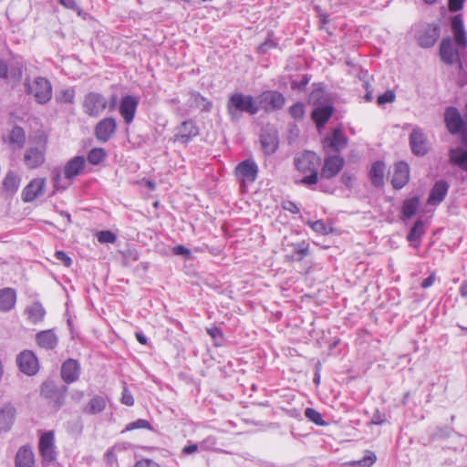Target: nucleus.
<instances>
[{"label": "nucleus", "mask_w": 467, "mask_h": 467, "mask_svg": "<svg viewBox=\"0 0 467 467\" xmlns=\"http://www.w3.org/2000/svg\"><path fill=\"white\" fill-rule=\"evenodd\" d=\"M312 229L317 233H326V225L322 221H316L312 223Z\"/></svg>", "instance_id": "59"}, {"label": "nucleus", "mask_w": 467, "mask_h": 467, "mask_svg": "<svg viewBox=\"0 0 467 467\" xmlns=\"http://www.w3.org/2000/svg\"><path fill=\"white\" fill-rule=\"evenodd\" d=\"M106 408V400L102 396H94L83 409L88 414H98Z\"/></svg>", "instance_id": "35"}, {"label": "nucleus", "mask_w": 467, "mask_h": 467, "mask_svg": "<svg viewBox=\"0 0 467 467\" xmlns=\"http://www.w3.org/2000/svg\"><path fill=\"white\" fill-rule=\"evenodd\" d=\"M234 173L244 183L254 182L258 175V165L253 159H246L235 167Z\"/></svg>", "instance_id": "9"}, {"label": "nucleus", "mask_w": 467, "mask_h": 467, "mask_svg": "<svg viewBox=\"0 0 467 467\" xmlns=\"http://www.w3.org/2000/svg\"><path fill=\"white\" fill-rule=\"evenodd\" d=\"M21 372L28 376L36 375L39 370V363L36 356L31 350L22 351L16 358Z\"/></svg>", "instance_id": "13"}, {"label": "nucleus", "mask_w": 467, "mask_h": 467, "mask_svg": "<svg viewBox=\"0 0 467 467\" xmlns=\"http://www.w3.org/2000/svg\"><path fill=\"white\" fill-rule=\"evenodd\" d=\"M107 108L108 99L101 93L91 91L84 96L82 109L86 115L98 118Z\"/></svg>", "instance_id": "4"}, {"label": "nucleus", "mask_w": 467, "mask_h": 467, "mask_svg": "<svg viewBox=\"0 0 467 467\" xmlns=\"http://www.w3.org/2000/svg\"><path fill=\"white\" fill-rule=\"evenodd\" d=\"M26 313L28 317V319L34 323L41 322L46 315V310L41 303L34 302L30 306H26Z\"/></svg>", "instance_id": "32"}, {"label": "nucleus", "mask_w": 467, "mask_h": 467, "mask_svg": "<svg viewBox=\"0 0 467 467\" xmlns=\"http://www.w3.org/2000/svg\"><path fill=\"white\" fill-rule=\"evenodd\" d=\"M440 57L442 62L447 65H453L460 60L459 51L453 46L451 37H445L440 45Z\"/></svg>", "instance_id": "18"}, {"label": "nucleus", "mask_w": 467, "mask_h": 467, "mask_svg": "<svg viewBox=\"0 0 467 467\" xmlns=\"http://www.w3.org/2000/svg\"><path fill=\"white\" fill-rule=\"evenodd\" d=\"M136 429L151 430L152 428H151L150 423L147 420L139 419V420H137L135 421L130 422L125 427L123 431H133V430H136Z\"/></svg>", "instance_id": "42"}, {"label": "nucleus", "mask_w": 467, "mask_h": 467, "mask_svg": "<svg viewBox=\"0 0 467 467\" xmlns=\"http://www.w3.org/2000/svg\"><path fill=\"white\" fill-rule=\"evenodd\" d=\"M465 0H448V6L451 12H458L463 8Z\"/></svg>", "instance_id": "52"}, {"label": "nucleus", "mask_w": 467, "mask_h": 467, "mask_svg": "<svg viewBox=\"0 0 467 467\" xmlns=\"http://www.w3.org/2000/svg\"><path fill=\"white\" fill-rule=\"evenodd\" d=\"M385 164L383 161H376L369 171L371 182L374 186H382L384 183Z\"/></svg>", "instance_id": "33"}, {"label": "nucleus", "mask_w": 467, "mask_h": 467, "mask_svg": "<svg viewBox=\"0 0 467 467\" xmlns=\"http://www.w3.org/2000/svg\"><path fill=\"white\" fill-rule=\"evenodd\" d=\"M293 251L290 254L286 255L289 261H302L309 253V244L306 242H301L292 244Z\"/></svg>", "instance_id": "34"}, {"label": "nucleus", "mask_w": 467, "mask_h": 467, "mask_svg": "<svg viewBox=\"0 0 467 467\" xmlns=\"http://www.w3.org/2000/svg\"><path fill=\"white\" fill-rule=\"evenodd\" d=\"M75 99V91L72 88H67L61 91L59 100L66 103H73Z\"/></svg>", "instance_id": "48"}, {"label": "nucleus", "mask_w": 467, "mask_h": 467, "mask_svg": "<svg viewBox=\"0 0 467 467\" xmlns=\"http://www.w3.org/2000/svg\"><path fill=\"white\" fill-rule=\"evenodd\" d=\"M444 121L448 131L452 135L459 134L467 123V120L462 119L459 109L455 107H448L445 109Z\"/></svg>", "instance_id": "12"}, {"label": "nucleus", "mask_w": 467, "mask_h": 467, "mask_svg": "<svg viewBox=\"0 0 467 467\" xmlns=\"http://www.w3.org/2000/svg\"><path fill=\"white\" fill-rule=\"evenodd\" d=\"M410 146L416 156H425L430 150L426 135L420 128H414L410 134Z\"/></svg>", "instance_id": "11"}, {"label": "nucleus", "mask_w": 467, "mask_h": 467, "mask_svg": "<svg viewBox=\"0 0 467 467\" xmlns=\"http://www.w3.org/2000/svg\"><path fill=\"white\" fill-rule=\"evenodd\" d=\"M284 208L294 214H296L300 212L297 205L293 202H287V203L284 206Z\"/></svg>", "instance_id": "61"}, {"label": "nucleus", "mask_w": 467, "mask_h": 467, "mask_svg": "<svg viewBox=\"0 0 467 467\" xmlns=\"http://www.w3.org/2000/svg\"><path fill=\"white\" fill-rule=\"evenodd\" d=\"M8 67L6 63L0 58V78L7 76Z\"/></svg>", "instance_id": "63"}, {"label": "nucleus", "mask_w": 467, "mask_h": 467, "mask_svg": "<svg viewBox=\"0 0 467 467\" xmlns=\"http://www.w3.org/2000/svg\"><path fill=\"white\" fill-rule=\"evenodd\" d=\"M54 447V434L52 431L45 432L39 440V451Z\"/></svg>", "instance_id": "43"}, {"label": "nucleus", "mask_w": 467, "mask_h": 467, "mask_svg": "<svg viewBox=\"0 0 467 467\" xmlns=\"http://www.w3.org/2000/svg\"><path fill=\"white\" fill-rule=\"evenodd\" d=\"M134 467H160V465L152 460L142 459L137 462Z\"/></svg>", "instance_id": "56"}, {"label": "nucleus", "mask_w": 467, "mask_h": 467, "mask_svg": "<svg viewBox=\"0 0 467 467\" xmlns=\"http://www.w3.org/2000/svg\"><path fill=\"white\" fill-rule=\"evenodd\" d=\"M348 139L343 133L340 128L332 131L330 136H327L323 140V147L327 154L330 152H340L348 146Z\"/></svg>", "instance_id": "10"}, {"label": "nucleus", "mask_w": 467, "mask_h": 467, "mask_svg": "<svg viewBox=\"0 0 467 467\" xmlns=\"http://www.w3.org/2000/svg\"><path fill=\"white\" fill-rule=\"evenodd\" d=\"M9 141L11 144H15L21 148L26 141V134L21 127H14L9 134Z\"/></svg>", "instance_id": "38"}, {"label": "nucleus", "mask_w": 467, "mask_h": 467, "mask_svg": "<svg viewBox=\"0 0 467 467\" xmlns=\"http://www.w3.org/2000/svg\"><path fill=\"white\" fill-rule=\"evenodd\" d=\"M16 415V409L11 403H6L0 409V431L7 432L11 430Z\"/></svg>", "instance_id": "21"}, {"label": "nucleus", "mask_w": 467, "mask_h": 467, "mask_svg": "<svg viewBox=\"0 0 467 467\" xmlns=\"http://www.w3.org/2000/svg\"><path fill=\"white\" fill-rule=\"evenodd\" d=\"M55 257L67 267H69L72 264L71 258L64 251H57L55 253Z\"/></svg>", "instance_id": "50"}, {"label": "nucleus", "mask_w": 467, "mask_h": 467, "mask_svg": "<svg viewBox=\"0 0 467 467\" xmlns=\"http://www.w3.org/2000/svg\"><path fill=\"white\" fill-rule=\"evenodd\" d=\"M345 160L343 157L334 154H329L324 160L323 167L321 168V179H332L336 177L344 168Z\"/></svg>", "instance_id": "8"}, {"label": "nucleus", "mask_w": 467, "mask_h": 467, "mask_svg": "<svg viewBox=\"0 0 467 467\" xmlns=\"http://www.w3.org/2000/svg\"><path fill=\"white\" fill-rule=\"evenodd\" d=\"M441 35L438 24H427L417 33L418 45L422 48H429L435 45Z\"/></svg>", "instance_id": "7"}, {"label": "nucleus", "mask_w": 467, "mask_h": 467, "mask_svg": "<svg viewBox=\"0 0 467 467\" xmlns=\"http://www.w3.org/2000/svg\"><path fill=\"white\" fill-rule=\"evenodd\" d=\"M24 162L28 169H36L45 162V153L37 147L26 149L24 154Z\"/></svg>", "instance_id": "23"}, {"label": "nucleus", "mask_w": 467, "mask_h": 467, "mask_svg": "<svg viewBox=\"0 0 467 467\" xmlns=\"http://www.w3.org/2000/svg\"><path fill=\"white\" fill-rule=\"evenodd\" d=\"M59 4L64 7L78 12V15L81 13V9L77 5L75 0H58Z\"/></svg>", "instance_id": "51"}, {"label": "nucleus", "mask_w": 467, "mask_h": 467, "mask_svg": "<svg viewBox=\"0 0 467 467\" xmlns=\"http://www.w3.org/2000/svg\"><path fill=\"white\" fill-rule=\"evenodd\" d=\"M448 190L449 184L446 181L441 180L436 182L429 195L428 203L431 205L441 203L447 195Z\"/></svg>", "instance_id": "25"}, {"label": "nucleus", "mask_w": 467, "mask_h": 467, "mask_svg": "<svg viewBox=\"0 0 467 467\" xmlns=\"http://www.w3.org/2000/svg\"><path fill=\"white\" fill-rule=\"evenodd\" d=\"M420 205V199L414 196L403 202L401 213L403 219H410L416 214Z\"/></svg>", "instance_id": "36"}, {"label": "nucleus", "mask_w": 467, "mask_h": 467, "mask_svg": "<svg viewBox=\"0 0 467 467\" xmlns=\"http://www.w3.org/2000/svg\"><path fill=\"white\" fill-rule=\"evenodd\" d=\"M294 163L296 170L305 174L301 180L296 182V184L312 186L317 183L321 158L316 152L305 150L295 157Z\"/></svg>", "instance_id": "2"}, {"label": "nucleus", "mask_w": 467, "mask_h": 467, "mask_svg": "<svg viewBox=\"0 0 467 467\" xmlns=\"http://www.w3.org/2000/svg\"><path fill=\"white\" fill-rule=\"evenodd\" d=\"M354 181L355 176L352 173H349L348 171L342 173L341 182L347 188H352Z\"/></svg>", "instance_id": "53"}, {"label": "nucleus", "mask_w": 467, "mask_h": 467, "mask_svg": "<svg viewBox=\"0 0 467 467\" xmlns=\"http://www.w3.org/2000/svg\"><path fill=\"white\" fill-rule=\"evenodd\" d=\"M139 102V99L131 95H126L121 99L119 109L126 124L133 121Z\"/></svg>", "instance_id": "15"}, {"label": "nucleus", "mask_w": 467, "mask_h": 467, "mask_svg": "<svg viewBox=\"0 0 467 467\" xmlns=\"http://www.w3.org/2000/svg\"><path fill=\"white\" fill-rule=\"evenodd\" d=\"M410 179V168L404 161H400L394 166V172L391 183L395 189L403 188Z\"/></svg>", "instance_id": "20"}, {"label": "nucleus", "mask_w": 467, "mask_h": 467, "mask_svg": "<svg viewBox=\"0 0 467 467\" xmlns=\"http://www.w3.org/2000/svg\"><path fill=\"white\" fill-rule=\"evenodd\" d=\"M20 181V177L15 171H10L4 179L3 187L5 191L14 192L17 191Z\"/></svg>", "instance_id": "37"}, {"label": "nucleus", "mask_w": 467, "mask_h": 467, "mask_svg": "<svg viewBox=\"0 0 467 467\" xmlns=\"http://www.w3.org/2000/svg\"><path fill=\"white\" fill-rule=\"evenodd\" d=\"M37 345L44 349H54L58 344V337L53 329L38 332L36 335Z\"/></svg>", "instance_id": "26"}, {"label": "nucleus", "mask_w": 467, "mask_h": 467, "mask_svg": "<svg viewBox=\"0 0 467 467\" xmlns=\"http://www.w3.org/2000/svg\"><path fill=\"white\" fill-rule=\"evenodd\" d=\"M35 456L30 446L24 445L19 448L15 458L16 467H34Z\"/></svg>", "instance_id": "27"}, {"label": "nucleus", "mask_w": 467, "mask_h": 467, "mask_svg": "<svg viewBox=\"0 0 467 467\" xmlns=\"http://www.w3.org/2000/svg\"><path fill=\"white\" fill-rule=\"evenodd\" d=\"M289 113L295 119H301L305 115V105L296 102L289 108Z\"/></svg>", "instance_id": "45"}, {"label": "nucleus", "mask_w": 467, "mask_h": 467, "mask_svg": "<svg viewBox=\"0 0 467 467\" xmlns=\"http://www.w3.org/2000/svg\"><path fill=\"white\" fill-rule=\"evenodd\" d=\"M25 88L26 92L32 95L38 104H47L52 99V85L46 78L37 77L32 82L26 78Z\"/></svg>", "instance_id": "3"}, {"label": "nucleus", "mask_w": 467, "mask_h": 467, "mask_svg": "<svg viewBox=\"0 0 467 467\" xmlns=\"http://www.w3.org/2000/svg\"><path fill=\"white\" fill-rule=\"evenodd\" d=\"M16 302V292L10 287L0 289V311L8 312L13 309Z\"/></svg>", "instance_id": "29"}, {"label": "nucleus", "mask_w": 467, "mask_h": 467, "mask_svg": "<svg viewBox=\"0 0 467 467\" xmlns=\"http://www.w3.org/2000/svg\"><path fill=\"white\" fill-rule=\"evenodd\" d=\"M46 187L44 178H36L31 181L23 190V200L26 202L35 201L37 197L43 195Z\"/></svg>", "instance_id": "19"}, {"label": "nucleus", "mask_w": 467, "mask_h": 467, "mask_svg": "<svg viewBox=\"0 0 467 467\" xmlns=\"http://www.w3.org/2000/svg\"><path fill=\"white\" fill-rule=\"evenodd\" d=\"M116 119L111 117L104 118L96 124L94 134L99 141L107 142L116 132Z\"/></svg>", "instance_id": "14"}, {"label": "nucleus", "mask_w": 467, "mask_h": 467, "mask_svg": "<svg viewBox=\"0 0 467 467\" xmlns=\"http://www.w3.org/2000/svg\"><path fill=\"white\" fill-rule=\"evenodd\" d=\"M259 109H263L266 112L276 111L283 109L285 103V96L276 90L263 91L257 98Z\"/></svg>", "instance_id": "5"}, {"label": "nucleus", "mask_w": 467, "mask_h": 467, "mask_svg": "<svg viewBox=\"0 0 467 467\" xmlns=\"http://www.w3.org/2000/svg\"><path fill=\"white\" fill-rule=\"evenodd\" d=\"M227 114L233 122H239L244 114L254 116L259 112V105L251 95L242 92L232 93L226 103Z\"/></svg>", "instance_id": "1"}, {"label": "nucleus", "mask_w": 467, "mask_h": 467, "mask_svg": "<svg viewBox=\"0 0 467 467\" xmlns=\"http://www.w3.org/2000/svg\"><path fill=\"white\" fill-rule=\"evenodd\" d=\"M333 111L334 107L332 105L319 106L313 109L311 117L318 129L325 126L331 118Z\"/></svg>", "instance_id": "28"}, {"label": "nucleus", "mask_w": 467, "mask_h": 467, "mask_svg": "<svg viewBox=\"0 0 467 467\" xmlns=\"http://www.w3.org/2000/svg\"><path fill=\"white\" fill-rule=\"evenodd\" d=\"M434 281H435V274L432 273L430 276H428L427 278H425L422 281L421 287L424 289H427L433 285Z\"/></svg>", "instance_id": "60"}, {"label": "nucleus", "mask_w": 467, "mask_h": 467, "mask_svg": "<svg viewBox=\"0 0 467 467\" xmlns=\"http://www.w3.org/2000/svg\"><path fill=\"white\" fill-rule=\"evenodd\" d=\"M44 462L50 463L56 460V451L54 447L39 451Z\"/></svg>", "instance_id": "47"}, {"label": "nucleus", "mask_w": 467, "mask_h": 467, "mask_svg": "<svg viewBox=\"0 0 467 467\" xmlns=\"http://www.w3.org/2000/svg\"><path fill=\"white\" fill-rule=\"evenodd\" d=\"M260 142L262 150L267 155L275 152L279 144L278 137L275 132H264L260 137Z\"/></svg>", "instance_id": "30"}, {"label": "nucleus", "mask_w": 467, "mask_h": 467, "mask_svg": "<svg viewBox=\"0 0 467 467\" xmlns=\"http://www.w3.org/2000/svg\"><path fill=\"white\" fill-rule=\"evenodd\" d=\"M86 166V160L83 156H76L70 159L64 167L66 179H74L82 173Z\"/></svg>", "instance_id": "24"}, {"label": "nucleus", "mask_w": 467, "mask_h": 467, "mask_svg": "<svg viewBox=\"0 0 467 467\" xmlns=\"http://www.w3.org/2000/svg\"><path fill=\"white\" fill-rule=\"evenodd\" d=\"M395 98H396L395 93L392 90L389 89L378 97L377 103L379 105H384L386 103H390L395 100Z\"/></svg>", "instance_id": "46"}, {"label": "nucleus", "mask_w": 467, "mask_h": 467, "mask_svg": "<svg viewBox=\"0 0 467 467\" xmlns=\"http://www.w3.org/2000/svg\"><path fill=\"white\" fill-rule=\"evenodd\" d=\"M120 401L127 406H132L134 404L133 396L126 386L123 387Z\"/></svg>", "instance_id": "49"}, {"label": "nucleus", "mask_w": 467, "mask_h": 467, "mask_svg": "<svg viewBox=\"0 0 467 467\" xmlns=\"http://www.w3.org/2000/svg\"><path fill=\"white\" fill-rule=\"evenodd\" d=\"M451 27L458 47L460 49L465 48L467 47V36L464 29L462 15L458 14L451 17Z\"/></svg>", "instance_id": "16"}, {"label": "nucleus", "mask_w": 467, "mask_h": 467, "mask_svg": "<svg viewBox=\"0 0 467 467\" xmlns=\"http://www.w3.org/2000/svg\"><path fill=\"white\" fill-rule=\"evenodd\" d=\"M54 187L57 190H66L71 184V179H66V176L62 177L59 171H56L54 177Z\"/></svg>", "instance_id": "41"}, {"label": "nucleus", "mask_w": 467, "mask_h": 467, "mask_svg": "<svg viewBox=\"0 0 467 467\" xmlns=\"http://www.w3.org/2000/svg\"><path fill=\"white\" fill-rule=\"evenodd\" d=\"M305 416L310 421L314 422L318 426H325L327 423L323 420L322 415L313 408H306L305 410Z\"/></svg>", "instance_id": "40"}, {"label": "nucleus", "mask_w": 467, "mask_h": 467, "mask_svg": "<svg viewBox=\"0 0 467 467\" xmlns=\"http://www.w3.org/2000/svg\"><path fill=\"white\" fill-rule=\"evenodd\" d=\"M308 82H309V78L305 75V76H303L300 82L292 81L291 88H292V89H302L308 84Z\"/></svg>", "instance_id": "55"}, {"label": "nucleus", "mask_w": 467, "mask_h": 467, "mask_svg": "<svg viewBox=\"0 0 467 467\" xmlns=\"http://www.w3.org/2000/svg\"><path fill=\"white\" fill-rule=\"evenodd\" d=\"M199 134V129L194 121L184 120L178 128L175 133V141L187 144L192 138Z\"/></svg>", "instance_id": "17"}, {"label": "nucleus", "mask_w": 467, "mask_h": 467, "mask_svg": "<svg viewBox=\"0 0 467 467\" xmlns=\"http://www.w3.org/2000/svg\"><path fill=\"white\" fill-rule=\"evenodd\" d=\"M67 390L66 385L57 384L53 380H46L41 385L40 394L45 399L51 400L59 408L64 403Z\"/></svg>", "instance_id": "6"}, {"label": "nucleus", "mask_w": 467, "mask_h": 467, "mask_svg": "<svg viewBox=\"0 0 467 467\" xmlns=\"http://www.w3.org/2000/svg\"><path fill=\"white\" fill-rule=\"evenodd\" d=\"M459 293L462 297L467 298V281H463L459 288Z\"/></svg>", "instance_id": "64"}, {"label": "nucleus", "mask_w": 467, "mask_h": 467, "mask_svg": "<svg viewBox=\"0 0 467 467\" xmlns=\"http://www.w3.org/2000/svg\"><path fill=\"white\" fill-rule=\"evenodd\" d=\"M117 101H118V98L116 95H112L110 97L109 99H108V108L109 109V111H112L116 109L117 107Z\"/></svg>", "instance_id": "62"}, {"label": "nucleus", "mask_w": 467, "mask_h": 467, "mask_svg": "<svg viewBox=\"0 0 467 467\" xmlns=\"http://www.w3.org/2000/svg\"><path fill=\"white\" fill-rule=\"evenodd\" d=\"M173 253L177 255L189 256L191 251L183 245H177L173 248Z\"/></svg>", "instance_id": "57"}, {"label": "nucleus", "mask_w": 467, "mask_h": 467, "mask_svg": "<svg viewBox=\"0 0 467 467\" xmlns=\"http://www.w3.org/2000/svg\"><path fill=\"white\" fill-rule=\"evenodd\" d=\"M194 96L196 99H200L202 102V110L209 111L211 109L213 103L210 100L206 99L203 97H201L199 94Z\"/></svg>", "instance_id": "58"}, {"label": "nucleus", "mask_w": 467, "mask_h": 467, "mask_svg": "<svg viewBox=\"0 0 467 467\" xmlns=\"http://www.w3.org/2000/svg\"><path fill=\"white\" fill-rule=\"evenodd\" d=\"M97 238L101 244H113L115 243L117 236L111 231L105 230L99 232L97 234Z\"/></svg>", "instance_id": "44"}, {"label": "nucleus", "mask_w": 467, "mask_h": 467, "mask_svg": "<svg viewBox=\"0 0 467 467\" xmlns=\"http://www.w3.org/2000/svg\"><path fill=\"white\" fill-rule=\"evenodd\" d=\"M376 459V455L372 452H369V455L365 456L362 460H360L358 464L360 466L368 467L375 462Z\"/></svg>", "instance_id": "54"}, {"label": "nucleus", "mask_w": 467, "mask_h": 467, "mask_svg": "<svg viewBox=\"0 0 467 467\" xmlns=\"http://www.w3.org/2000/svg\"><path fill=\"white\" fill-rule=\"evenodd\" d=\"M80 366L76 359L66 360L61 367V377L66 383H72L78 379Z\"/></svg>", "instance_id": "22"}, {"label": "nucleus", "mask_w": 467, "mask_h": 467, "mask_svg": "<svg viewBox=\"0 0 467 467\" xmlns=\"http://www.w3.org/2000/svg\"><path fill=\"white\" fill-rule=\"evenodd\" d=\"M424 233V223L421 220H417L408 234L407 240L413 247L418 248Z\"/></svg>", "instance_id": "31"}, {"label": "nucleus", "mask_w": 467, "mask_h": 467, "mask_svg": "<svg viewBox=\"0 0 467 467\" xmlns=\"http://www.w3.org/2000/svg\"><path fill=\"white\" fill-rule=\"evenodd\" d=\"M107 156L102 148H94L88 153V161L93 165L99 164Z\"/></svg>", "instance_id": "39"}]
</instances>
